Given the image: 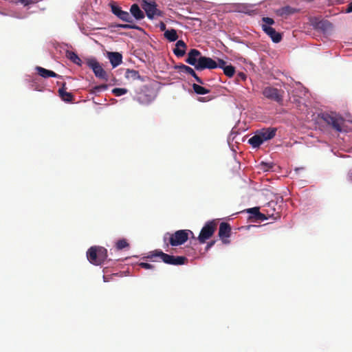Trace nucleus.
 Masks as SVG:
<instances>
[{
    "instance_id": "f257e3e1",
    "label": "nucleus",
    "mask_w": 352,
    "mask_h": 352,
    "mask_svg": "<svg viewBox=\"0 0 352 352\" xmlns=\"http://www.w3.org/2000/svg\"><path fill=\"white\" fill-rule=\"evenodd\" d=\"M185 61L186 63L194 66L197 71L217 68V61L210 57L202 56L200 51L197 49H191L189 51Z\"/></svg>"
},
{
    "instance_id": "f03ea898",
    "label": "nucleus",
    "mask_w": 352,
    "mask_h": 352,
    "mask_svg": "<svg viewBox=\"0 0 352 352\" xmlns=\"http://www.w3.org/2000/svg\"><path fill=\"white\" fill-rule=\"evenodd\" d=\"M155 257H160V259L165 263L173 265H184L188 261V259L185 256H175L173 255H169L163 252L162 250H155L153 252H151L148 256L145 257L147 259H153Z\"/></svg>"
},
{
    "instance_id": "7ed1b4c3",
    "label": "nucleus",
    "mask_w": 352,
    "mask_h": 352,
    "mask_svg": "<svg viewBox=\"0 0 352 352\" xmlns=\"http://www.w3.org/2000/svg\"><path fill=\"white\" fill-rule=\"evenodd\" d=\"M107 256V250L102 246H92L87 252L88 261L95 265L104 264Z\"/></svg>"
},
{
    "instance_id": "20e7f679",
    "label": "nucleus",
    "mask_w": 352,
    "mask_h": 352,
    "mask_svg": "<svg viewBox=\"0 0 352 352\" xmlns=\"http://www.w3.org/2000/svg\"><path fill=\"white\" fill-rule=\"evenodd\" d=\"M193 235V232L189 230H179L170 234L169 243L172 246H178L186 243L189 234Z\"/></svg>"
},
{
    "instance_id": "39448f33",
    "label": "nucleus",
    "mask_w": 352,
    "mask_h": 352,
    "mask_svg": "<svg viewBox=\"0 0 352 352\" xmlns=\"http://www.w3.org/2000/svg\"><path fill=\"white\" fill-rule=\"evenodd\" d=\"M263 95L267 99L282 104L285 91L271 86L265 87L262 91Z\"/></svg>"
},
{
    "instance_id": "423d86ee",
    "label": "nucleus",
    "mask_w": 352,
    "mask_h": 352,
    "mask_svg": "<svg viewBox=\"0 0 352 352\" xmlns=\"http://www.w3.org/2000/svg\"><path fill=\"white\" fill-rule=\"evenodd\" d=\"M217 226V223L214 221L206 223L197 237L199 242L202 244L209 239L214 234Z\"/></svg>"
},
{
    "instance_id": "0eeeda50",
    "label": "nucleus",
    "mask_w": 352,
    "mask_h": 352,
    "mask_svg": "<svg viewBox=\"0 0 352 352\" xmlns=\"http://www.w3.org/2000/svg\"><path fill=\"white\" fill-rule=\"evenodd\" d=\"M87 65L92 69L95 76L104 80H108L107 72L104 70L101 65L95 58H90L86 60Z\"/></svg>"
},
{
    "instance_id": "6e6552de",
    "label": "nucleus",
    "mask_w": 352,
    "mask_h": 352,
    "mask_svg": "<svg viewBox=\"0 0 352 352\" xmlns=\"http://www.w3.org/2000/svg\"><path fill=\"white\" fill-rule=\"evenodd\" d=\"M142 7L149 19H153L154 16H161L163 14L162 12L157 8V4L154 1L148 2L144 0Z\"/></svg>"
},
{
    "instance_id": "1a4fd4ad",
    "label": "nucleus",
    "mask_w": 352,
    "mask_h": 352,
    "mask_svg": "<svg viewBox=\"0 0 352 352\" xmlns=\"http://www.w3.org/2000/svg\"><path fill=\"white\" fill-rule=\"evenodd\" d=\"M269 218L274 220L280 219V208L276 201H270L264 209Z\"/></svg>"
},
{
    "instance_id": "9d476101",
    "label": "nucleus",
    "mask_w": 352,
    "mask_h": 352,
    "mask_svg": "<svg viewBox=\"0 0 352 352\" xmlns=\"http://www.w3.org/2000/svg\"><path fill=\"white\" fill-rule=\"evenodd\" d=\"M218 235L223 243L228 244L230 243L228 238L231 235V226L228 223L222 222L220 223Z\"/></svg>"
},
{
    "instance_id": "9b49d317",
    "label": "nucleus",
    "mask_w": 352,
    "mask_h": 352,
    "mask_svg": "<svg viewBox=\"0 0 352 352\" xmlns=\"http://www.w3.org/2000/svg\"><path fill=\"white\" fill-rule=\"evenodd\" d=\"M111 11L116 16H117L123 21L129 23H132L133 22V20L130 14L128 12L122 10L121 8H120L119 6L112 5Z\"/></svg>"
},
{
    "instance_id": "f8f14e48",
    "label": "nucleus",
    "mask_w": 352,
    "mask_h": 352,
    "mask_svg": "<svg viewBox=\"0 0 352 352\" xmlns=\"http://www.w3.org/2000/svg\"><path fill=\"white\" fill-rule=\"evenodd\" d=\"M322 118L327 124L331 126L337 131L340 132L342 131L341 124L338 118L328 113H323Z\"/></svg>"
},
{
    "instance_id": "ddd939ff",
    "label": "nucleus",
    "mask_w": 352,
    "mask_h": 352,
    "mask_svg": "<svg viewBox=\"0 0 352 352\" xmlns=\"http://www.w3.org/2000/svg\"><path fill=\"white\" fill-rule=\"evenodd\" d=\"M262 29L263 32L271 38L274 43H278L282 40L281 34L277 32L274 28L266 25H262Z\"/></svg>"
},
{
    "instance_id": "4468645a",
    "label": "nucleus",
    "mask_w": 352,
    "mask_h": 352,
    "mask_svg": "<svg viewBox=\"0 0 352 352\" xmlns=\"http://www.w3.org/2000/svg\"><path fill=\"white\" fill-rule=\"evenodd\" d=\"M277 129L274 127L264 128L257 131L263 142L272 140L276 135Z\"/></svg>"
},
{
    "instance_id": "2eb2a0df",
    "label": "nucleus",
    "mask_w": 352,
    "mask_h": 352,
    "mask_svg": "<svg viewBox=\"0 0 352 352\" xmlns=\"http://www.w3.org/2000/svg\"><path fill=\"white\" fill-rule=\"evenodd\" d=\"M107 57L113 68L120 65L122 62V56L119 52H108Z\"/></svg>"
},
{
    "instance_id": "dca6fc26",
    "label": "nucleus",
    "mask_w": 352,
    "mask_h": 352,
    "mask_svg": "<svg viewBox=\"0 0 352 352\" xmlns=\"http://www.w3.org/2000/svg\"><path fill=\"white\" fill-rule=\"evenodd\" d=\"M187 48L186 44L182 40H179L175 44V47L173 50L174 54L177 57H182L186 54Z\"/></svg>"
},
{
    "instance_id": "f3484780",
    "label": "nucleus",
    "mask_w": 352,
    "mask_h": 352,
    "mask_svg": "<svg viewBox=\"0 0 352 352\" xmlns=\"http://www.w3.org/2000/svg\"><path fill=\"white\" fill-rule=\"evenodd\" d=\"M298 11L299 10L297 8L286 6L278 9L276 12L278 15L286 18L291 14L298 12Z\"/></svg>"
},
{
    "instance_id": "a211bd4d",
    "label": "nucleus",
    "mask_w": 352,
    "mask_h": 352,
    "mask_svg": "<svg viewBox=\"0 0 352 352\" xmlns=\"http://www.w3.org/2000/svg\"><path fill=\"white\" fill-rule=\"evenodd\" d=\"M36 70L37 71L38 74L44 78H47L50 77L56 78L59 76L54 72L52 70H48L40 66L36 67Z\"/></svg>"
},
{
    "instance_id": "6ab92c4d",
    "label": "nucleus",
    "mask_w": 352,
    "mask_h": 352,
    "mask_svg": "<svg viewBox=\"0 0 352 352\" xmlns=\"http://www.w3.org/2000/svg\"><path fill=\"white\" fill-rule=\"evenodd\" d=\"M65 83L63 84V87L58 89V94L60 98L65 102H72L74 96L72 93L65 91Z\"/></svg>"
},
{
    "instance_id": "aec40b11",
    "label": "nucleus",
    "mask_w": 352,
    "mask_h": 352,
    "mask_svg": "<svg viewBox=\"0 0 352 352\" xmlns=\"http://www.w3.org/2000/svg\"><path fill=\"white\" fill-rule=\"evenodd\" d=\"M125 78L132 80H139L142 82L144 81V78L140 75L139 72L135 69H127L125 73Z\"/></svg>"
},
{
    "instance_id": "412c9836",
    "label": "nucleus",
    "mask_w": 352,
    "mask_h": 352,
    "mask_svg": "<svg viewBox=\"0 0 352 352\" xmlns=\"http://www.w3.org/2000/svg\"><path fill=\"white\" fill-rule=\"evenodd\" d=\"M130 12L137 20H141L144 18V13L140 10L139 6L136 3H134L131 6Z\"/></svg>"
},
{
    "instance_id": "4be33fe9",
    "label": "nucleus",
    "mask_w": 352,
    "mask_h": 352,
    "mask_svg": "<svg viewBox=\"0 0 352 352\" xmlns=\"http://www.w3.org/2000/svg\"><path fill=\"white\" fill-rule=\"evenodd\" d=\"M264 142L263 141L262 138H261L258 133L256 131V134L253 135L252 138H250L248 140V143L253 147V148H258Z\"/></svg>"
},
{
    "instance_id": "5701e85b",
    "label": "nucleus",
    "mask_w": 352,
    "mask_h": 352,
    "mask_svg": "<svg viewBox=\"0 0 352 352\" xmlns=\"http://www.w3.org/2000/svg\"><path fill=\"white\" fill-rule=\"evenodd\" d=\"M135 100L142 104H146L150 103L153 100V98L151 96L146 94L140 93L137 96Z\"/></svg>"
},
{
    "instance_id": "b1692460",
    "label": "nucleus",
    "mask_w": 352,
    "mask_h": 352,
    "mask_svg": "<svg viewBox=\"0 0 352 352\" xmlns=\"http://www.w3.org/2000/svg\"><path fill=\"white\" fill-rule=\"evenodd\" d=\"M66 57L68 59H69L72 62H73L74 63H75L78 65H81V64H82L81 59L79 58V56L77 55V54L75 53L74 52L67 50L66 52Z\"/></svg>"
},
{
    "instance_id": "393cba45",
    "label": "nucleus",
    "mask_w": 352,
    "mask_h": 352,
    "mask_svg": "<svg viewBox=\"0 0 352 352\" xmlns=\"http://www.w3.org/2000/svg\"><path fill=\"white\" fill-rule=\"evenodd\" d=\"M164 37L170 42H173L177 40L178 36L177 31L175 29L167 30L164 32Z\"/></svg>"
},
{
    "instance_id": "a878e982",
    "label": "nucleus",
    "mask_w": 352,
    "mask_h": 352,
    "mask_svg": "<svg viewBox=\"0 0 352 352\" xmlns=\"http://www.w3.org/2000/svg\"><path fill=\"white\" fill-rule=\"evenodd\" d=\"M175 69L180 72H184L190 76H192L195 72L192 67L182 63L180 65H175Z\"/></svg>"
},
{
    "instance_id": "bb28decb",
    "label": "nucleus",
    "mask_w": 352,
    "mask_h": 352,
    "mask_svg": "<svg viewBox=\"0 0 352 352\" xmlns=\"http://www.w3.org/2000/svg\"><path fill=\"white\" fill-rule=\"evenodd\" d=\"M192 89L194 91L199 95H204L210 93L209 89L195 83L192 85Z\"/></svg>"
},
{
    "instance_id": "cd10ccee",
    "label": "nucleus",
    "mask_w": 352,
    "mask_h": 352,
    "mask_svg": "<svg viewBox=\"0 0 352 352\" xmlns=\"http://www.w3.org/2000/svg\"><path fill=\"white\" fill-rule=\"evenodd\" d=\"M223 73L226 76L229 78H231L234 76L235 73V68L232 65H226L223 69Z\"/></svg>"
},
{
    "instance_id": "c85d7f7f",
    "label": "nucleus",
    "mask_w": 352,
    "mask_h": 352,
    "mask_svg": "<svg viewBox=\"0 0 352 352\" xmlns=\"http://www.w3.org/2000/svg\"><path fill=\"white\" fill-rule=\"evenodd\" d=\"M116 247L118 250H121L126 248L129 247V243L125 239L118 240L116 243Z\"/></svg>"
},
{
    "instance_id": "c756f323",
    "label": "nucleus",
    "mask_w": 352,
    "mask_h": 352,
    "mask_svg": "<svg viewBox=\"0 0 352 352\" xmlns=\"http://www.w3.org/2000/svg\"><path fill=\"white\" fill-rule=\"evenodd\" d=\"M128 92V89L125 88H114L112 89V93L116 96H121L126 94Z\"/></svg>"
},
{
    "instance_id": "7c9ffc66",
    "label": "nucleus",
    "mask_w": 352,
    "mask_h": 352,
    "mask_svg": "<svg viewBox=\"0 0 352 352\" xmlns=\"http://www.w3.org/2000/svg\"><path fill=\"white\" fill-rule=\"evenodd\" d=\"M262 21L264 23L263 25H266L267 26H270L273 24H274V20L272 18L270 17H263Z\"/></svg>"
},
{
    "instance_id": "2f4dec72",
    "label": "nucleus",
    "mask_w": 352,
    "mask_h": 352,
    "mask_svg": "<svg viewBox=\"0 0 352 352\" xmlns=\"http://www.w3.org/2000/svg\"><path fill=\"white\" fill-rule=\"evenodd\" d=\"M118 27L123 28V29H139V28L135 25L129 24H120Z\"/></svg>"
},
{
    "instance_id": "473e14b6",
    "label": "nucleus",
    "mask_w": 352,
    "mask_h": 352,
    "mask_svg": "<svg viewBox=\"0 0 352 352\" xmlns=\"http://www.w3.org/2000/svg\"><path fill=\"white\" fill-rule=\"evenodd\" d=\"M269 217L266 213L264 214V213H261L260 212H258V214L255 216V219L256 220H259V221H264V220L267 219Z\"/></svg>"
},
{
    "instance_id": "72a5a7b5",
    "label": "nucleus",
    "mask_w": 352,
    "mask_h": 352,
    "mask_svg": "<svg viewBox=\"0 0 352 352\" xmlns=\"http://www.w3.org/2000/svg\"><path fill=\"white\" fill-rule=\"evenodd\" d=\"M40 0H19L23 6H27L30 4L38 3Z\"/></svg>"
},
{
    "instance_id": "f704fd0d",
    "label": "nucleus",
    "mask_w": 352,
    "mask_h": 352,
    "mask_svg": "<svg viewBox=\"0 0 352 352\" xmlns=\"http://www.w3.org/2000/svg\"><path fill=\"white\" fill-rule=\"evenodd\" d=\"M259 211V208L258 207L251 208L247 210V212L253 214V217L255 218V216L258 214Z\"/></svg>"
},
{
    "instance_id": "c9c22d12",
    "label": "nucleus",
    "mask_w": 352,
    "mask_h": 352,
    "mask_svg": "<svg viewBox=\"0 0 352 352\" xmlns=\"http://www.w3.org/2000/svg\"><path fill=\"white\" fill-rule=\"evenodd\" d=\"M139 265L144 268V269H146V270H149V269H153L154 267V266L150 263H140L139 264Z\"/></svg>"
},
{
    "instance_id": "e433bc0d",
    "label": "nucleus",
    "mask_w": 352,
    "mask_h": 352,
    "mask_svg": "<svg viewBox=\"0 0 352 352\" xmlns=\"http://www.w3.org/2000/svg\"><path fill=\"white\" fill-rule=\"evenodd\" d=\"M217 63V67L223 69L226 66V62L223 59L218 58Z\"/></svg>"
},
{
    "instance_id": "4c0bfd02",
    "label": "nucleus",
    "mask_w": 352,
    "mask_h": 352,
    "mask_svg": "<svg viewBox=\"0 0 352 352\" xmlns=\"http://www.w3.org/2000/svg\"><path fill=\"white\" fill-rule=\"evenodd\" d=\"M237 10H238L239 12H244V13H248L247 6L243 5V4L239 5L237 6Z\"/></svg>"
},
{
    "instance_id": "58836bf2",
    "label": "nucleus",
    "mask_w": 352,
    "mask_h": 352,
    "mask_svg": "<svg viewBox=\"0 0 352 352\" xmlns=\"http://www.w3.org/2000/svg\"><path fill=\"white\" fill-rule=\"evenodd\" d=\"M192 76L195 78V80L198 83H199V84H201V85H204V81L202 80V79H201V78H199V77L197 75L196 72H195V73L192 75Z\"/></svg>"
},
{
    "instance_id": "ea45409f",
    "label": "nucleus",
    "mask_w": 352,
    "mask_h": 352,
    "mask_svg": "<svg viewBox=\"0 0 352 352\" xmlns=\"http://www.w3.org/2000/svg\"><path fill=\"white\" fill-rule=\"evenodd\" d=\"M237 76L242 80H245L247 78L246 75L243 72L238 73Z\"/></svg>"
},
{
    "instance_id": "a19ab883",
    "label": "nucleus",
    "mask_w": 352,
    "mask_h": 352,
    "mask_svg": "<svg viewBox=\"0 0 352 352\" xmlns=\"http://www.w3.org/2000/svg\"><path fill=\"white\" fill-rule=\"evenodd\" d=\"M346 12H352V1L347 5V8H346Z\"/></svg>"
},
{
    "instance_id": "79ce46f5",
    "label": "nucleus",
    "mask_w": 352,
    "mask_h": 352,
    "mask_svg": "<svg viewBox=\"0 0 352 352\" xmlns=\"http://www.w3.org/2000/svg\"><path fill=\"white\" fill-rule=\"evenodd\" d=\"M214 243H215V241H212L209 242L206 245V250H208L210 248H212L214 245Z\"/></svg>"
},
{
    "instance_id": "37998d69",
    "label": "nucleus",
    "mask_w": 352,
    "mask_h": 352,
    "mask_svg": "<svg viewBox=\"0 0 352 352\" xmlns=\"http://www.w3.org/2000/svg\"><path fill=\"white\" fill-rule=\"evenodd\" d=\"M160 28L162 31H166V25L163 23V22H161L160 23Z\"/></svg>"
},
{
    "instance_id": "c03bdc74",
    "label": "nucleus",
    "mask_w": 352,
    "mask_h": 352,
    "mask_svg": "<svg viewBox=\"0 0 352 352\" xmlns=\"http://www.w3.org/2000/svg\"><path fill=\"white\" fill-rule=\"evenodd\" d=\"M99 87L100 88L101 91L106 90L108 87L107 85H99Z\"/></svg>"
},
{
    "instance_id": "a18cd8bd",
    "label": "nucleus",
    "mask_w": 352,
    "mask_h": 352,
    "mask_svg": "<svg viewBox=\"0 0 352 352\" xmlns=\"http://www.w3.org/2000/svg\"><path fill=\"white\" fill-rule=\"evenodd\" d=\"M94 92H100V91H101V89L99 87V85L94 87Z\"/></svg>"
},
{
    "instance_id": "49530a36",
    "label": "nucleus",
    "mask_w": 352,
    "mask_h": 352,
    "mask_svg": "<svg viewBox=\"0 0 352 352\" xmlns=\"http://www.w3.org/2000/svg\"><path fill=\"white\" fill-rule=\"evenodd\" d=\"M349 180L352 182V171L349 175Z\"/></svg>"
},
{
    "instance_id": "de8ad7c7",
    "label": "nucleus",
    "mask_w": 352,
    "mask_h": 352,
    "mask_svg": "<svg viewBox=\"0 0 352 352\" xmlns=\"http://www.w3.org/2000/svg\"><path fill=\"white\" fill-rule=\"evenodd\" d=\"M205 98H201L199 99V101H205Z\"/></svg>"
},
{
    "instance_id": "09e8293b",
    "label": "nucleus",
    "mask_w": 352,
    "mask_h": 352,
    "mask_svg": "<svg viewBox=\"0 0 352 352\" xmlns=\"http://www.w3.org/2000/svg\"><path fill=\"white\" fill-rule=\"evenodd\" d=\"M322 23V26H320V28H322V27H323V25H324V23Z\"/></svg>"
}]
</instances>
